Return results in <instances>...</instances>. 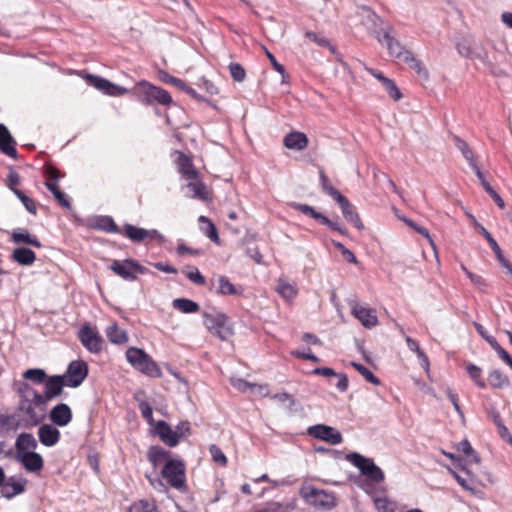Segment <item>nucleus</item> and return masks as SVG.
Masks as SVG:
<instances>
[{"label":"nucleus","instance_id":"nucleus-1","mask_svg":"<svg viewBox=\"0 0 512 512\" xmlns=\"http://www.w3.org/2000/svg\"><path fill=\"white\" fill-rule=\"evenodd\" d=\"M366 13L367 22L371 24L369 28L373 29V33L378 42L385 44L390 56L399 60H412V52L408 51L393 35L392 27L387 25L385 28L378 27L382 23L381 18L368 7H363Z\"/></svg>","mask_w":512,"mask_h":512},{"label":"nucleus","instance_id":"nucleus-2","mask_svg":"<svg viewBox=\"0 0 512 512\" xmlns=\"http://www.w3.org/2000/svg\"><path fill=\"white\" fill-rule=\"evenodd\" d=\"M126 358L141 373L153 378H160L162 376V371L157 363L143 349L136 347L128 348Z\"/></svg>","mask_w":512,"mask_h":512},{"label":"nucleus","instance_id":"nucleus-3","mask_svg":"<svg viewBox=\"0 0 512 512\" xmlns=\"http://www.w3.org/2000/svg\"><path fill=\"white\" fill-rule=\"evenodd\" d=\"M205 327L221 341L228 340L233 335L232 326L228 323V317L222 312H204Z\"/></svg>","mask_w":512,"mask_h":512},{"label":"nucleus","instance_id":"nucleus-4","mask_svg":"<svg viewBox=\"0 0 512 512\" xmlns=\"http://www.w3.org/2000/svg\"><path fill=\"white\" fill-rule=\"evenodd\" d=\"M161 475L171 487L177 490L186 488V468L181 459H168L162 468Z\"/></svg>","mask_w":512,"mask_h":512},{"label":"nucleus","instance_id":"nucleus-5","mask_svg":"<svg viewBox=\"0 0 512 512\" xmlns=\"http://www.w3.org/2000/svg\"><path fill=\"white\" fill-rule=\"evenodd\" d=\"M346 458L360 470L361 474L370 480L376 483H380L384 480L383 471L373 462L372 459L366 458L356 452L348 454Z\"/></svg>","mask_w":512,"mask_h":512},{"label":"nucleus","instance_id":"nucleus-6","mask_svg":"<svg viewBox=\"0 0 512 512\" xmlns=\"http://www.w3.org/2000/svg\"><path fill=\"white\" fill-rule=\"evenodd\" d=\"M110 269L127 281H134L137 279V273L145 274L147 268L142 266L138 261L127 258L124 261L114 260L110 266Z\"/></svg>","mask_w":512,"mask_h":512},{"label":"nucleus","instance_id":"nucleus-7","mask_svg":"<svg viewBox=\"0 0 512 512\" xmlns=\"http://www.w3.org/2000/svg\"><path fill=\"white\" fill-rule=\"evenodd\" d=\"M44 175L47 178L45 182L46 188L53 194L60 205L71 209V204L66 194L62 192L56 184L61 177L59 170L53 165L47 164L44 166Z\"/></svg>","mask_w":512,"mask_h":512},{"label":"nucleus","instance_id":"nucleus-8","mask_svg":"<svg viewBox=\"0 0 512 512\" xmlns=\"http://www.w3.org/2000/svg\"><path fill=\"white\" fill-rule=\"evenodd\" d=\"M78 338L90 353L98 354L102 351L104 340L96 327L84 324L78 332Z\"/></svg>","mask_w":512,"mask_h":512},{"label":"nucleus","instance_id":"nucleus-9","mask_svg":"<svg viewBox=\"0 0 512 512\" xmlns=\"http://www.w3.org/2000/svg\"><path fill=\"white\" fill-rule=\"evenodd\" d=\"M138 86L144 93L143 103L148 105L152 104L153 102H157L158 104L165 106L172 103L171 95L161 87L152 85L147 81L139 82Z\"/></svg>","mask_w":512,"mask_h":512},{"label":"nucleus","instance_id":"nucleus-10","mask_svg":"<svg viewBox=\"0 0 512 512\" xmlns=\"http://www.w3.org/2000/svg\"><path fill=\"white\" fill-rule=\"evenodd\" d=\"M88 375V365L82 360L72 361L67 368L66 375L63 376L66 386L77 388L79 387Z\"/></svg>","mask_w":512,"mask_h":512},{"label":"nucleus","instance_id":"nucleus-11","mask_svg":"<svg viewBox=\"0 0 512 512\" xmlns=\"http://www.w3.org/2000/svg\"><path fill=\"white\" fill-rule=\"evenodd\" d=\"M291 206L297 211L319 221L321 224L326 225L330 229L339 232L342 235H346L347 231L339 223L330 220L328 217L317 212L312 206L307 204L292 203Z\"/></svg>","mask_w":512,"mask_h":512},{"label":"nucleus","instance_id":"nucleus-12","mask_svg":"<svg viewBox=\"0 0 512 512\" xmlns=\"http://www.w3.org/2000/svg\"><path fill=\"white\" fill-rule=\"evenodd\" d=\"M308 434L314 438L323 440L332 445L340 444L343 440L341 433L331 426L317 424L307 430Z\"/></svg>","mask_w":512,"mask_h":512},{"label":"nucleus","instance_id":"nucleus-13","mask_svg":"<svg viewBox=\"0 0 512 512\" xmlns=\"http://www.w3.org/2000/svg\"><path fill=\"white\" fill-rule=\"evenodd\" d=\"M304 498L316 507L330 509L336 505L335 497L316 488H309L303 493Z\"/></svg>","mask_w":512,"mask_h":512},{"label":"nucleus","instance_id":"nucleus-14","mask_svg":"<svg viewBox=\"0 0 512 512\" xmlns=\"http://www.w3.org/2000/svg\"><path fill=\"white\" fill-rule=\"evenodd\" d=\"M87 80L90 85L110 96H122L128 92L126 88L113 84L99 76L88 75Z\"/></svg>","mask_w":512,"mask_h":512},{"label":"nucleus","instance_id":"nucleus-15","mask_svg":"<svg viewBox=\"0 0 512 512\" xmlns=\"http://www.w3.org/2000/svg\"><path fill=\"white\" fill-rule=\"evenodd\" d=\"M336 202L339 205L343 217L347 222L351 223L358 230L364 229V224L361 221L355 206L348 200V198L342 195L336 200Z\"/></svg>","mask_w":512,"mask_h":512},{"label":"nucleus","instance_id":"nucleus-16","mask_svg":"<svg viewBox=\"0 0 512 512\" xmlns=\"http://www.w3.org/2000/svg\"><path fill=\"white\" fill-rule=\"evenodd\" d=\"M44 384L45 390L43 397L45 398V404L53 398L61 395L63 387L66 386L64 377L60 375L47 377Z\"/></svg>","mask_w":512,"mask_h":512},{"label":"nucleus","instance_id":"nucleus-17","mask_svg":"<svg viewBox=\"0 0 512 512\" xmlns=\"http://www.w3.org/2000/svg\"><path fill=\"white\" fill-rule=\"evenodd\" d=\"M50 421L57 426H67L72 420V411L65 403L54 406L49 413Z\"/></svg>","mask_w":512,"mask_h":512},{"label":"nucleus","instance_id":"nucleus-18","mask_svg":"<svg viewBox=\"0 0 512 512\" xmlns=\"http://www.w3.org/2000/svg\"><path fill=\"white\" fill-rule=\"evenodd\" d=\"M16 460L19 461L28 472H38L44 466L42 456L34 451L16 455Z\"/></svg>","mask_w":512,"mask_h":512},{"label":"nucleus","instance_id":"nucleus-19","mask_svg":"<svg viewBox=\"0 0 512 512\" xmlns=\"http://www.w3.org/2000/svg\"><path fill=\"white\" fill-rule=\"evenodd\" d=\"M16 391L19 395V400H26L34 402L35 406H45V398L42 394L36 391L26 382H19Z\"/></svg>","mask_w":512,"mask_h":512},{"label":"nucleus","instance_id":"nucleus-20","mask_svg":"<svg viewBox=\"0 0 512 512\" xmlns=\"http://www.w3.org/2000/svg\"><path fill=\"white\" fill-rule=\"evenodd\" d=\"M352 315L357 318L361 324L366 328H372L377 325L378 319L375 311L358 304L352 307Z\"/></svg>","mask_w":512,"mask_h":512},{"label":"nucleus","instance_id":"nucleus-21","mask_svg":"<svg viewBox=\"0 0 512 512\" xmlns=\"http://www.w3.org/2000/svg\"><path fill=\"white\" fill-rule=\"evenodd\" d=\"M39 441L47 447L56 445L60 440V431L51 424H43L38 429Z\"/></svg>","mask_w":512,"mask_h":512},{"label":"nucleus","instance_id":"nucleus-22","mask_svg":"<svg viewBox=\"0 0 512 512\" xmlns=\"http://www.w3.org/2000/svg\"><path fill=\"white\" fill-rule=\"evenodd\" d=\"M16 142L4 124H0V151L12 158L17 157Z\"/></svg>","mask_w":512,"mask_h":512},{"label":"nucleus","instance_id":"nucleus-23","mask_svg":"<svg viewBox=\"0 0 512 512\" xmlns=\"http://www.w3.org/2000/svg\"><path fill=\"white\" fill-rule=\"evenodd\" d=\"M155 431L161 441L165 443L169 447H175L178 444L177 435L175 434V430L171 428V426L160 420L155 425Z\"/></svg>","mask_w":512,"mask_h":512},{"label":"nucleus","instance_id":"nucleus-24","mask_svg":"<svg viewBox=\"0 0 512 512\" xmlns=\"http://www.w3.org/2000/svg\"><path fill=\"white\" fill-rule=\"evenodd\" d=\"M308 142L306 134L298 131L288 133L283 139V144L286 148L296 151L306 149Z\"/></svg>","mask_w":512,"mask_h":512},{"label":"nucleus","instance_id":"nucleus-25","mask_svg":"<svg viewBox=\"0 0 512 512\" xmlns=\"http://www.w3.org/2000/svg\"><path fill=\"white\" fill-rule=\"evenodd\" d=\"M26 483V479L15 480L14 477H10L2 486L1 495L7 499H12L25 491Z\"/></svg>","mask_w":512,"mask_h":512},{"label":"nucleus","instance_id":"nucleus-26","mask_svg":"<svg viewBox=\"0 0 512 512\" xmlns=\"http://www.w3.org/2000/svg\"><path fill=\"white\" fill-rule=\"evenodd\" d=\"M176 164L178 172L187 180H196L198 178V172L195 170L191 159L184 153L178 152Z\"/></svg>","mask_w":512,"mask_h":512},{"label":"nucleus","instance_id":"nucleus-27","mask_svg":"<svg viewBox=\"0 0 512 512\" xmlns=\"http://www.w3.org/2000/svg\"><path fill=\"white\" fill-rule=\"evenodd\" d=\"M35 404L32 401L19 400L18 411L26 416V426H36L41 417L35 411Z\"/></svg>","mask_w":512,"mask_h":512},{"label":"nucleus","instance_id":"nucleus-28","mask_svg":"<svg viewBox=\"0 0 512 512\" xmlns=\"http://www.w3.org/2000/svg\"><path fill=\"white\" fill-rule=\"evenodd\" d=\"M16 455L28 453L37 448V441L31 433H21L15 442Z\"/></svg>","mask_w":512,"mask_h":512},{"label":"nucleus","instance_id":"nucleus-29","mask_svg":"<svg viewBox=\"0 0 512 512\" xmlns=\"http://www.w3.org/2000/svg\"><path fill=\"white\" fill-rule=\"evenodd\" d=\"M11 239L15 244H27L36 248L42 246L36 236H32L26 229H16L11 233Z\"/></svg>","mask_w":512,"mask_h":512},{"label":"nucleus","instance_id":"nucleus-30","mask_svg":"<svg viewBox=\"0 0 512 512\" xmlns=\"http://www.w3.org/2000/svg\"><path fill=\"white\" fill-rule=\"evenodd\" d=\"M12 259L20 265L29 266L36 260V254L29 248H16L12 253Z\"/></svg>","mask_w":512,"mask_h":512},{"label":"nucleus","instance_id":"nucleus-31","mask_svg":"<svg viewBox=\"0 0 512 512\" xmlns=\"http://www.w3.org/2000/svg\"><path fill=\"white\" fill-rule=\"evenodd\" d=\"M105 333L111 343L124 344L128 341L127 333L120 329L116 323L109 325Z\"/></svg>","mask_w":512,"mask_h":512},{"label":"nucleus","instance_id":"nucleus-32","mask_svg":"<svg viewBox=\"0 0 512 512\" xmlns=\"http://www.w3.org/2000/svg\"><path fill=\"white\" fill-rule=\"evenodd\" d=\"M170 452L160 446H151L147 453L149 462L156 468L161 462L168 459Z\"/></svg>","mask_w":512,"mask_h":512},{"label":"nucleus","instance_id":"nucleus-33","mask_svg":"<svg viewBox=\"0 0 512 512\" xmlns=\"http://www.w3.org/2000/svg\"><path fill=\"white\" fill-rule=\"evenodd\" d=\"M454 143L456 147L459 149V151L462 153L463 157L468 161L470 167L474 170V172L476 171V169H479V167L475 163L474 154L470 149L469 145L467 144V142L462 140L458 136H454Z\"/></svg>","mask_w":512,"mask_h":512},{"label":"nucleus","instance_id":"nucleus-34","mask_svg":"<svg viewBox=\"0 0 512 512\" xmlns=\"http://www.w3.org/2000/svg\"><path fill=\"white\" fill-rule=\"evenodd\" d=\"M475 174L477 178L479 179L482 187L484 190L492 197V199L495 201L497 206L501 209L505 207L503 199L500 197V195L493 189V187L489 184V182L485 179L484 174L479 169H476Z\"/></svg>","mask_w":512,"mask_h":512},{"label":"nucleus","instance_id":"nucleus-35","mask_svg":"<svg viewBox=\"0 0 512 512\" xmlns=\"http://www.w3.org/2000/svg\"><path fill=\"white\" fill-rule=\"evenodd\" d=\"M124 234L131 241L140 243L147 238V230L144 228L136 227L132 224H125L123 226Z\"/></svg>","mask_w":512,"mask_h":512},{"label":"nucleus","instance_id":"nucleus-36","mask_svg":"<svg viewBox=\"0 0 512 512\" xmlns=\"http://www.w3.org/2000/svg\"><path fill=\"white\" fill-rule=\"evenodd\" d=\"M217 282H218V288H217V293L218 294H221V295H239V294L242 293V290L241 289L239 290L224 275L218 276Z\"/></svg>","mask_w":512,"mask_h":512},{"label":"nucleus","instance_id":"nucleus-37","mask_svg":"<svg viewBox=\"0 0 512 512\" xmlns=\"http://www.w3.org/2000/svg\"><path fill=\"white\" fill-rule=\"evenodd\" d=\"M488 382L493 388L502 389L510 384L509 378L500 370H492L488 375Z\"/></svg>","mask_w":512,"mask_h":512},{"label":"nucleus","instance_id":"nucleus-38","mask_svg":"<svg viewBox=\"0 0 512 512\" xmlns=\"http://www.w3.org/2000/svg\"><path fill=\"white\" fill-rule=\"evenodd\" d=\"M172 306L183 313H195L199 310L198 303L187 298H177L173 300Z\"/></svg>","mask_w":512,"mask_h":512},{"label":"nucleus","instance_id":"nucleus-39","mask_svg":"<svg viewBox=\"0 0 512 512\" xmlns=\"http://www.w3.org/2000/svg\"><path fill=\"white\" fill-rule=\"evenodd\" d=\"M198 221L200 223L206 224L205 227H202L203 233L214 243L220 244V238L218 235V231L216 226L211 222L210 219H208L206 216H200Z\"/></svg>","mask_w":512,"mask_h":512},{"label":"nucleus","instance_id":"nucleus-40","mask_svg":"<svg viewBox=\"0 0 512 512\" xmlns=\"http://www.w3.org/2000/svg\"><path fill=\"white\" fill-rule=\"evenodd\" d=\"M21 425V420L17 414H0V428L6 431H16Z\"/></svg>","mask_w":512,"mask_h":512},{"label":"nucleus","instance_id":"nucleus-41","mask_svg":"<svg viewBox=\"0 0 512 512\" xmlns=\"http://www.w3.org/2000/svg\"><path fill=\"white\" fill-rule=\"evenodd\" d=\"M457 450L459 452H462L463 454H465L467 457V460L470 463L477 464L480 462V458H479L478 454L472 448V446L468 440L464 439V440L460 441L457 445Z\"/></svg>","mask_w":512,"mask_h":512},{"label":"nucleus","instance_id":"nucleus-42","mask_svg":"<svg viewBox=\"0 0 512 512\" xmlns=\"http://www.w3.org/2000/svg\"><path fill=\"white\" fill-rule=\"evenodd\" d=\"M23 378L35 384H42L47 379V374L43 369L32 368L23 373Z\"/></svg>","mask_w":512,"mask_h":512},{"label":"nucleus","instance_id":"nucleus-43","mask_svg":"<svg viewBox=\"0 0 512 512\" xmlns=\"http://www.w3.org/2000/svg\"><path fill=\"white\" fill-rule=\"evenodd\" d=\"M319 174L322 190L336 201L342 194L329 183L328 177L323 170H320Z\"/></svg>","mask_w":512,"mask_h":512},{"label":"nucleus","instance_id":"nucleus-44","mask_svg":"<svg viewBox=\"0 0 512 512\" xmlns=\"http://www.w3.org/2000/svg\"><path fill=\"white\" fill-rule=\"evenodd\" d=\"M129 512H158V510L154 502L140 500L130 506Z\"/></svg>","mask_w":512,"mask_h":512},{"label":"nucleus","instance_id":"nucleus-45","mask_svg":"<svg viewBox=\"0 0 512 512\" xmlns=\"http://www.w3.org/2000/svg\"><path fill=\"white\" fill-rule=\"evenodd\" d=\"M477 228L479 229V231L483 235V237L487 240L490 248L493 250L496 257L502 259V255H503L502 250L500 249L498 243L492 237V235L481 224H477Z\"/></svg>","mask_w":512,"mask_h":512},{"label":"nucleus","instance_id":"nucleus-46","mask_svg":"<svg viewBox=\"0 0 512 512\" xmlns=\"http://www.w3.org/2000/svg\"><path fill=\"white\" fill-rule=\"evenodd\" d=\"M277 292L287 300L294 298L297 293L293 285L282 279L278 281Z\"/></svg>","mask_w":512,"mask_h":512},{"label":"nucleus","instance_id":"nucleus-47","mask_svg":"<svg viewBox=\"0 0 512 512\" xmlns=\"http://www.w3.org/2000/svg\"><path fill=\"white\" fill-rule=\"evenodd\" d=\"M13 193L17 196V198L21 201V203L25 206L28 212H30L33 215H36L37 213V206L35 201L26 196L21 190L19 189H13Z\"/></svg>","mask_w":512,"mask_h":512},{"label":"nucleus","instance_id":"nucleus-48","mask_svg":"<svg viewBox=\"0 0 512 512\" xmlns=\"http://www.w3.org/2000/svg\"><path fill=\"white\" fill-rule=\"evenodd\" d=\"M351 366L354 367L365 378L367 382L372 383L374 385L380 384V380L364 365L357 362H351Z\"/></svg>","mask_w":512,"mask_h":512},{"label":"nucleus","instance_id":"nucleus-49","mask_svg":"<svg viewBox=\"0 0 512 512\" xmlns=\"http://www.w3.org/2000/svg\"><path fill=\"white\" fill-rule=\"evenodd\" d=\"M467 371H468L469 376L475 381V384L479 388L486 387L485 381L481 378L482 371L478 366H476L474 364H470L467 366Z\"/></svg>","mask_w":512,"mask_h":512},{"label":"nucleus","instance_id":"nucleus-50","mask_svg":"<svg viewBox=\"0 0 512 512\" xmlns=\"http://www.w3.org/2000/svg\"><path fill=\"white\" fill-rule=\"evenodd\" d=\"M228 68H229L231 77L235 81H237V82L244 81V79L246 77V72H245V69L243 68V66L241 64H239V63H230Z\"/></svg>","mask_w":512,"mask_h":512},{"label":"nucleus","instance_id":"nucleus-51","mask_svg":"<svg viewBox=\"0 0 512 512\" xmlns=\"http://www.w3.org/2000/svg\"><path fill=\"white\" fill-rule=\"evenodd\" d=\"M188 188L193 192V197L199 198L202 200L207 199V191L206 187L201 182H190Z\"/></svg>","mask_w":512,"mask_h":512},{"label":"nucleus","instance_id":"nucleus-52","mask_svg":"<svg viewBox=\"0 0 512 512\" xmlns=\"http://www.w3.org/2000/svg\"><path fill=\"white\" fill-rule=\"evenodd\" d=\"M383 86L387 93L390 95V97L395 101L400 100L402 98V94L393 80L384 79Z\"/></svg>","mask_w":512,"mask_h":512},{"label":"nucleus","instance_id":"nucleus-53","mask_svg":"<svg viewBox=\"0 0 512 512\" xmlns=\"http://www.w3.org/2000/svg\"><path fill=\"white\" fill-rule=\"evenodd\" d=\"M209 451L214 462L218 463L221 466H225L227 464L226 456L217 445H211Z\"/></svg>","mask_w":512,"mask_h":512},{"label":"nucleus","instance_id":"nucleus-54","mask_svg":"<svg viewBox=\"0 0 512 512\" xmlns=\"http://www.w3.org/2000/svg\"><path fill=\"white\" fill-rule=\"evenodd\" d=\"M160 79H161V81H163L165 83L174 85L175 87L179 88L182 91L184 89H186L187 84L184 81H182L181 79H178L174 76H171L166 72L161 73Z\"/></svg>","mask_w":512,"mask_h":512},{"label":"nucleus","instance_id":"nucleus-55","mask_svg":"<svg viewBox=\"0 0 512 512\" xmlns=\"http://www.w3.org/2000/svg\"><path fill=\"white\" fill-rule=\"evenodd\" d=\"M265 53H266V56L267 58L269 59L270 63L272 64L273 68L281 74L282 76V81L284 82L285 79L288 77V75L286 74V71H285V68L282 64H280L275 56L270 52L268 51L267 49H265Z\"/></svg>","mask_w":512,"mask_h":512},{"label":"nucleus","instance_id":"nucleus-56","mask_svg":"<svg viewBox=\"0 0 512 512\" xmlns=\"http://www.w3.org/2000/svg\"><path fill=\"white\" fill-rule=\"evenodd\" d=\"M462 270L465 272V274L467 275V277L471 280V282L477 286L478 288L482 289L486 286V282L485 280L483 279L482 276L478 275V274H474L472 272H470L465 266H461Z\"/></svg>","mask_w":512,"mask_h":512},{"label":"nucleus","instance_id":"nucleus-57","mask_svg":"<svg viewBox=\"0 0 512 512\" xmlns=\"http://www.w3.org/2000/svg\"><path fill=\"white\" fill-rule=\"evenodd\" d=\"M139 409L141 411L143 418H145L149 424H153V409L150 406V404L146 401H141L139 403Z\"/></svg>","mask_w":512,"mask_h":512},{"label":"nucleus","instance_id":"nucleus-58","mask_svg":"<svg viewBox=\"0 0 512 512\" xmlns=\"http://www.w3.org/2000/svg\"><path fill=\"white\" fill-rule=\"evenodd\" d=\"M375 507L379 512H392L393 511V503L389 501L387 498H376Z\"/></svg>","mask_w":512,"mask_h":512},{"label":"nucleus","instance_id":"nucleus-59","mask_svg":"<svg viewBox=\"0 0 512 512\" xmlns=\"http://www.w3.org/2000/svg\"><path fill=\"white\" fill-rule=\"evenodd\" d=\"M231 384L233 387H235L237 390L241 392H246L248 389H253L256 387V384H251L241 378H232Z\"/></svg>","mask_w":512,"mask_h":512},{"label":"nucleus","instance_id":"nucleus-60","mask_svg":"<svg viewBox=\"0 0 512 512\" xmlns=\"http://www.w3.org/2000/svg\"><path fill=\"white\" fill-rule=\"evenodd\" d=\"M406 63H409L411 68L414 69L420 76H423L424 78L428 77L427 70L423 67L421 61L417 60L412 55V60H403Z\"/></svg>","mask_w":512,"mask_h":512},{"label":"nucleus","instance_id":"nucleus-61","mask_svg":"<svg viewBox=\"0 0 512 512\" xmlns=\"http://www.w3.org/2000/svg\"><path fill=\"white\" fill-rule=\"evenodd\" d=\"M175 434L177 435L178 442L181 438H185L190 434V423L188 421L180 422L175 428Z\"/></svg>","mask_w":512,"mask_h":512},{"label":"nucleus","instance_id":"nucleus-62","mask_svg":"<svg viewBox=\"0 0 512 512\" xmlns=\"http://www.w3.org/2000/svg\"><path fill=\"white\" fill-rule=\"evenodd\" d=\"M184 273H185L186 277L193 283H195L197 285H205L206 280L197 268H195L193 271L184 272Z\"/></svg>","mask_w":512,"mask_h":512},{"label":"nucleus","instance_id":"nucleus-63","mask_svg":"<svg viewBox=\"0 0 512 512\" xmlns=\"http://www.w3.org/2000/svg\"><path fill=\"white\" fill-rule=\"evenodd\" d=\"M335 377H337L338 381L337 383L335 384L336 388L340 391V392H345L347 391L348 389V383H349V380H348V377L345 373H337L336 372V375Z\"/></svg>","mask_w":512,"mask_h":512},{"label":"nucleus","instance_id":"nucleus-64","mask_svg":"<svg viewBox=\"0 0 512 512\" xmlns=\"http://www.w3.org/2000/svg\"><path fill=\"white\" fill-rule=\"evenodd\" d=\"M306 37H308L310 40L314 41L321 47L330 46L329 41L325 37L319 36L315 32H312V31L306 32Z\"/></svg>","mask_w":512,"mask_h":512}]
</instances>
